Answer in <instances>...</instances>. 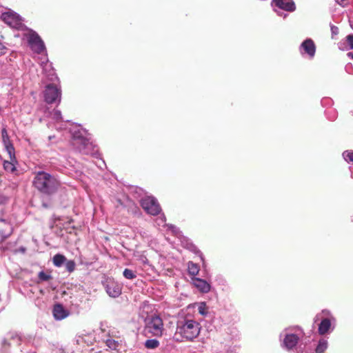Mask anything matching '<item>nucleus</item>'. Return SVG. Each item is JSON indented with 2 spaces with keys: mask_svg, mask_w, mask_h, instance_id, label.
<instances>
[{
  "mask_svg": "<svg viewBox=\"0 0 353 353\" xmlns=\"http://www.w3.org/2000/svg\"><path fill=\"white\" fill-rule=\"evenodd\" d=\"M72 145L75 150L83 154L97 156L98 149L92 140L91 134L80 125H74L70 128Z\"/></svg>",
  "mask_w": 353,
  "mask_h": 353,
  "instance_id": "f257e3e1",
  "label": "nucleus"
},
{
  "mask_svg": "<svg viewBox=\"0 0 353 353\" xmlns=\"http://www.w3.org/2000/svg\"><path fill=\"white\" fill-rule=\"evenodd\" d=\"M303 331L299 327H288L280 334L282 341L281 347L288 351L295 353H313L312 349L306 347V344L300 342L303 337Z\"/></svg>",
  "mask_w": 353,
  "mask_h": 353,
  "instance_id": "f03ea898",
  "label": "nucleus"
},
{
  "mask_svg": "<svg viewBox=\"0 0 353 353\" xmlns=\"http://www.w3.org/2000/svg\"><path fill=\"white\" fill-rule=\"evenodd\" d=\"M200 331V323L190 316H185L177 321L173 338L179 342L192 341L199 335Z\"/></svg>",
  "mask_w": 353,
  "mask_h": 353,
  "instance_id": "7ed1b4c3",
  "label": "nucleus"
},
{
  "mask_svg": "<svg viewBox=\"0 0 353 353\" xmlns=\"http://www.w3.org/2000/svg\"><path fill=\"white\" fill-rule=\"evenodd\" d=\"M33 185L40 192L50 195L59 189L60 182L54 176L43 171H39L35 174Z\"/></svg>",
  "mask_w": 353,
  "mask_h": 353,
  "instance_id": "20e7f679",
  "label": "nucleus"
},
{
  "mask_svg": "<svg viewBox=\"0 0 353 353\" xmlns=\"http://www.w3.org/2000/svg\"><path fill=\"white\" fill-rule=\"evenodd\" d=\"M320 321L318 325V332L320 335L331 333L336 326V318L328 310H323L314 317V322Z\"/></svg>",
  "mask_w": 353,
  "mask_h": 353,
  "instance_id": "39448f33",
  "label": "nucleus"
},
{
  "mask_svg": "<svg viewBox=\"0 0 353 353\" xmlns=\"http://www.w3.org/2000/svg\"><path fill=\"white\" fill-rule=\"evenodd\" d=\"M163 331L162 319L156 314L148 316L145 319L144 332L154 336H161Z\"/></svg>",
  "mask_w": 353,
  "mask_h": 353,
  "instance_id": "423d86ee",
  "label": "nucleus"
},
{
  "mask_svg": "<svg viewBox=\"0 0 353 353\" xmlns=\"http://www.w3.org/2000/svg\"><path fill=\"white\" fill-rule=\"evenodd\" d=\"M23 37L26 39L29 47L34 53L42 54L46 52L44 42L35 31L31 29H26Z\"/></svg>",
  "mask_w": 353,
  "mask_h": 353,
  "instance_id": "0eeeda50",
  "label": "nucleus"
},
{
  "mask_svg": "<svg viewBox=\"0 0 353 353\" xmlns=\"http://www.w3.org/2000/svg\"><path fill=\"white\" fill-rule=\"evenodd\" d=\"M1 19L12 28L23 30L24 28L21 17L12 10L2 13Z\"/></svg>",
  "mask_w": 353,
  "mask_h": 353,
  "instance_id": "6e6552de",
  "label": "nucleus"
},
{
  "mask_svg": "<svg viewBox=\"0 0 353 353\" xmlns=\"http://www.w3.org/2000/svg\"><path fill=\"white\" fill-rule=\"evenodd\" d=\"M271 4L272 7H276L279 9L278 10L274 8V10L279 16L283 18H285L288 14L283 13L281 10L290 12H294L296 10V5L293 0H272Z\"/></svg>",
  "mask_w": 353,
  "mask_h": 353,
  "instance_id": "1a4fd4ad",
  "label": "nucleus"
},
{
  "mask_svg": "<svg viewBox=\"0 0 353 353\" xmlns=\"http://www.w3.org/2000/svg\"><path fill=\"white\" fill-rule=\"evenodd\" d=\"M61 91L57 85L50 83L46 85L44 90L45 101L48 103L61 102Z\"/></svg>",
  "mask_w": 353,
  "mask_h": 353,
  "instance_id": "9d476101",
  "label": "nucleus"
},
{
  "mask_svg": "<svg viewBox=\"0 0 353 353\" xmlns=\"http://www.w3.org/2000/svg\"><path fill=\"white\" fill-rule=\"evenodd\" d=\"M140 203L144 210L151 215H157L161 212V207L153 196H145L141 199Z\"/></svg>",
  "mask_w": 353,
  "mask_h": 353,
  "instance_id": "9b49d317",
  "label": "nucleus"
},
{
  "mask_svg": "<svg viewBox=\"0 0 353 353\" xmlns=\"http://www.w3.org/2000/svg\"><path fill=\"white\" fill-rule=\"evenodd\" d=\"M299 52L303 57L312 59L316 53V45L312 39H306L299 46Z\"/></svg>",
  "mask_w": 353,
  "mask_h": 353,
  "instance_id": "f8f14e48",
  "label": "nucleus"
},
{
  "mask_svg": "<svg viewBox=\"0 0 353 353\" xmlns=\"http://www.w3.org/2000/svg\"><path fill=\"white\" fill-rule=\"evenodd\" d=\"M103 285L107 294L113 298L118 297L121 294L122 288L121 285L112 279H107Z\"/></svg>",
  "mask_w": 353,
  "mask_h": 353,
  "instance_id": "ddd939ff",
  "label": "nucleus"
},
{
  "mask_svg": "<svg viewBox=\"0 0 353 353\" xmlns=\"http://www.w3.org/2000/svg\"><path fill=\"white\" fill-rule=\"evenodd\" d=\"M192 283L202 293H208L211 290L210 284L204 279L197 277L192 278Z\"/></svg>",
  "mask_w": 353,
  "mask_h": 353,
  "instance_id": "4468645a",
  "label": "nucleus"
},
{
  "mask_svg": "<svg viewBox=\"0 0 353 353\" xmlns=\"http://www.w3.org/2000/svg\"><path fill=\"white\" fill-rule=\"evenodd\" d=\"M52 313L54 318L57 321H61L69 315V312L61 304H56L54 306Z\"/></svg>",
  "mask_w": 353,
  "mask_h": 353,
  "instance_id": "2eb2a0df",
  "label": "nucleus"
},
{
  "mask_svg": "<svg viewBox=\"0 0 353 353\" xmlns=\"http://www.w3.org/2000/svg\"><path fill=\"white\" fill-rule=\"evenodd\" d=\"M17 159L14 160L10 159L6 160L3 161V168L4 170L9 173L17 174V170L16 168Z\"/></svg>",
  "mask_w": 353,
  "mask_h": 353,
  "instance_id": "dca6fc26",
  "label": "nucleus"
},
{
  "mask_svg": "<svg viewBox=\"0 0 353 353\" xmlns=\"http://www.w3.org/2000/svg\"><path fill=\"white\" fill-rule=\"evenodd\" d=\"M121 340L119 338L117 339L112 338L110 336L106 339L105 343L106 345L111 350H117V348L119 346Z\"/></svg>",
  "mask_w": 353,
  "mask_h": 353,
  "instance_id": "f3484780",
  "label": "nucleus"
},
{
  "mask_svg": "<svg viewBox=\"0 0 353 353\" xmlns=\"http://www.w3.org/2000/svg\"><path fill=\"white\" fill-rule=\"evenodd\" d=\"M199 266L196 263H194L192 261H189L188 263V271L190 275L195 276L199 274Z\"/></svg>",
  "mask_w": 353,
  "mask_h": 353,
  "instance_id": "a211bd4d",
  "label": "nucleus"
},
{
  "mask_svg": "<svg viewBox=\"0 0 353 353\" xmlns=\"http://www.w3.org/2000/svg\"><path fill=\"white\" fill-rule=\"evenodd\" d=\"M66 261V258L65 256L61 254H55L52 258L53 264L56 267H61L62 265Z\"/></svg>",
  "mask_w": 353,
  "mask_h": 353,
  "instance_id": "6ab92c4d",
  "label": "nucleus"
},
{
  "mask_svg": "<svg viewBox=\"0 0 353 353\" xmlns=\"http://www.w3.org/2000/svg\"><path fill=\"white\" fill-rule=\"evenodd\" d=\"M327 346L328 343L327 340L324 339H320L315 349L316 353H323L327 350Z\"/></svg>",
  "mask_w": 353,
  "mask_h": 353,
  "instance_id": "aec40b11",
  "label": "nucleus"
},
{
  "mask_svg": "<svg viewBox=\"0 0 353 353\" xmlns=\"http://www.w3.org/2000/svg\"><path fill=\"white\" fill-rule=\"evenodd\" d=\"M197 310L198 312L203 316H207L208 313V308L205 302H200L197 303Z\"/></svg>",
  "mask_w": 353,
  "mask_h": 353,
  "instance_id": "412c9836",
  "label": "nucleus"
},
{
  "mask_svg": "<svg viewBox=\"0 0 353 353\" xmlns=\"http://www.w3.org/2000/svg\"><path fill=\"white\" fill-rule=\"evenodd\" d=\"M4 147L6 148V152H8V154L9 155V158L10 159L14 160V159L16 157H15L14 148L13 144L12 143H10L8 145H5Z\"/></svg>",
  "mask_w": 353,
  "mask_h": 353,
  "instance_id": "4be33fe9",
  "label": "nucleus"
},
{
  "mask_svg": "<svg viewBox=\"0 0 353 353\" xmlns=\"http://www.w3.org/2000/svg\"><path fill=\"white\" fill-rule=\"evenodd\" d=\"M344 160L350 163H353V150H345L342 154Z\"/></svg>",
  "mask_w": 353,
  "mask_h": 353,
  "instance_id": "5701e85b",
  "label": "nucleus"
},
{
  "mask_svg": "<svg viewBox=\"0 0 353 353\" xmlns=\"http://www.w3.org/2000/svg\"><path fill=\"white\" fill-rule=\"evenodd\" d=\"M159 345V342L157 339H148L145 342V346L148 349H155Z\"/></svg>",
  "mask_w": 353,
  "mask_h": 353,
  "instance_id": "b1692460",
  "label": "nucleus"
},
{
  "mask_svg": "<svg viewBox=\"0 0 353 353\" xmlns=\"http://www.w3.org/2000/svg\"><path fill=\"white\" fill-rule=\"evenodd\" d=\"M50 117L57 122L61 121L63 120L61 112L59 110H53L50 113Z\"/></svg>",
  "mask_w": 353,
  "mask_h": 353,
  "instance_id": "393cba45",
  "label": "nucleus"
},
{
  "mask_svg": "<svg viewBox=\"0 0 353 353\" xmlns=\"http://www.w3.org/2000/svg\"><path fill=\"white\" fill-rule=\"evenodd\" d=\"M123 276L127 279H135L137 275L134 271L125 268L123 272Z\"/></svg>",
  "mask_w": 353,
  "mask_h": 353,
  "instance_id": "a878e982",
  "label": "nucleus"
},
{
  "mask_svg": "<svg viewBox=\"0 0 353 353\" xmlns=\"http://www.w3.org/2000/svg\"><path fill=\"white\" fill-rule=\"evenodd\" d=\"M1 137H2V142L3 145H8L11 142L10 137L8 136L7 130L6 128H3L1 130Z\"/></svg>",
  "mask_w": 353,
  "mask_h": 353,
  "instance_id": "bb28decb",
  "label": "nucleus"
},
{
  "mask_svg": "<svg viewBox=\"0 0 353 353\" xmlns=\"http://www.w3.org/2000/svg\"><path fill=\"white\" fill-rule=\"evenodd\" d=\"M38 278L41 281H47L52 279V276L50 274H47L43 271H41L38 274Z\"/></svg>",
  "mask_w": 353,
  "mask_h": 353,
  "instance_id": "cd10ccee",
  "label": "nucleus"
},
{
  "mask_svg": "<svg viewBox=\"0 0 353 353\" xmlns=\"http://www.w3.org/2000/svg\"><path fill=\"white\" fill-rule=\"evenodd\" d=\"M76 264L74 261L70 260L65 261V268L69 272H72L75 269Z\"/></svg>",
  "mask_w": 353,
  "mask_h": 353,
  "instance_id": "c85d7f7f",
  "label": "nucleus"
},
{
  "mask_svg": "<svg viewBox=\"0 0 353 353\" xmlns=\"http://www.w3.org/2000/svg\"><path fill=\"white\" fill-rule=\"evenodd\" d=\"M188 248L190 249L192 252H194L195 254H199L201 260L203 261V257L202 253L194 244H192V243H190L188 244Z\"/></svg>",
  "mask_w": 353,
  "mask_h": 353,
  "instance_id": "c756f323",
  "label": "nucleus"
},
{
  "mask_svg": "<svg viewBox=\"0 0 353 353\" xmlns=\"http://www.w3.org/2000/svg\"><path fill=\"white\" fill-rule=\"evenodd\" d=\"M168 227L177 237H180L181 236V231L176 226H174L173 225H168Z\"/></svg>",
  "mask_w": 353,
  "mask_h": 353,
  "instance_id": "7c9ffc66",
  "label": "nucleus"
},
{
  "mask_svg": "<svg viewBox=\"0 0 353 353\" xmlns=\"http://www.w3.org/2000/svg\"><path fill=\"white\" fill-rule=\"evenodd\" d=\"M11 233L12 232L6 233L3 230L0 229V243L8 239L11 235Z\"/></svg>",
  "mask_w": 353,
  "mask_h": 353,
  "instance_id": "2f4dec72",
  "label": "nucleus"
},
{
  "mask_svg": "<svg viewBox=\"0 0 353 353\" xmlns=\"http://www.w3.org/2000/svg\"><path fill=\"white\" fill-rule=\"evenodd\" d=\"M346 41L350 48L353 49V34L347 35L346 37Z\"/></svg>",
  "mask_w": 353,
  "mask_h": 353,
  "instance_id": "473e14b6",
  "label": "nucleus"
},
{
  "mask_svg": "<svg viewBox=\"0 0 353 353\" xmlns=\"http://www.w3.org/2000/svg\"><path fill=\"white\" fill-rule=\"evenodd\" d=\"M331 33H332V37L334 38V36L337 35L339 34V28L337 26L331 25L330 26Z\"/></svg>",
  "mask_w": 353,
  "mask_h": 353,
  "instance_id": "72a5a7b5",
  "label": "nucleus"
},
{
  "mask_svg": "<svg viewBox=\"0 0 353 353\" xmlns=\"http://www.w3.org/2000/svg\"><path fill=\"white\" fill-rule=\"evenodd\" d=\"M165 222V216L163 214H162L157 219V224L159 225L161 224L164 225Z\"/></svg>",
  "mask_w": 353,
  "mask_h": 353,
  "instance_id": "f704fd0d",
  "label": "nucleus"
},
{
  "mask_svg": "<svg viewBox=\"0 0 353 353\" xmlns=\"http://www.w3.org/2000/svg\"><path fill=\"white\" fill-rule=\"evenodd\" d=\"M6 48L0 42V56L6 53Z\"/></svg>",
  "mask_w": 353,
  "mask_h": 353,
  "instance_id": "c9c22d12",
  "label": "nucleus"
},
{
  "mask_svg": "<svg viewBox=\"0 0 353 353\" xmlns=\"http://www.w3.org/2000/svg\"><path fill=\"white\" fill-rule=\"evenodd\" d=\"M7 201V197L0 193V205L4 204Z\"/></svg>",
  "mask_w": 353,
  "mask_h": 353,
  "instance_id": "e433bc0d",
  "label": "nucleus"
},
{
  "mask_svg": "<svg viewBox=\"0 0 353 353\" xmlns=\"http://www.w3.org/2000/svg\"><path fill=\"white\" fill-rule=\"evenodd\" d=\"M134 190H135V192L138 193L139 196L141 194V192H143L142 189H141L139 188H135Z\"/></svg>",
  "mask_w": 353,
  "mask_h": 353,
  "instance_id": "4c0bfd02",
  "label": "nucleus"
},
{
  "mask_svg": "<svg viewBox=\"0 0 353 353\" xmlns=\"http://www.w3.org/2000/svg\"><path fill=\"white\" fill-rule=\"evenodd\" d=\"M347 57H350V59H353V52H350L347 54Z\"/></svg>",
  "mask_w": 353,
  "mask_h": 353,
  "instance_id": "58836bf2",
  "label": "nucleus"
},
{
  "mask_svg": "<svg viewBox=\"0 0 353 353\" xmlns=\"http://www.w3.org/2000/svg\"><path fill=\"white\" fill-rule=\"evenodd\" d=\"M336 117V112H333V114H332V117H330L329 119L331 120H334V119H335Z\"/></svg>",
  "mask_w": 353,
  "mask_h": 353,
  "instance_id": "ea45409f",
  "label": "nucleus"
},
{
  "mask_svg": "<svg viewBox=\"0 0 353 353\" xmlns=\"http://www.w3.org/2000/svg\"><path fill=\"white\" fill-rule=\"evenodd\" d=\"M21 251H22V252H25V248H21Z\"/></svg>",
  "mask_w": 353,
  "mask_h": 353,
  "instance_id": "a19ab883",
  "label": "nucleus"
},
{
  "mask_svg": "<svg viewBox=\"0 0 353 353\" xmlns=\"http://www.w3.org/2000/svg\"><path fill=\"white\" fill-rule=\"evenodd\" d=\"M52 137H53L50 136V137H49V139H50H50H52Z\"/></svg>",
  "mask_w": 353,
  "mask_h": 353,
  "instance_id": "79ce46f5",
  "label": "nucleus"
},
{
  "mask_svg": "<svg viewBox=\"0 0 353 353\" xmlns=\"http://www.w3.org/2000/svg\"><path fill=\"white\" fill-rule=\"evenodd\" d=\"M330 111H332V112H335L334 110H332V109H330Z\"/></svg>",
  "mask_w": 353,
  "mask_h": 353,
  "instance_id": "37998d69",
  "label": "nucleus"
},
{
  "mask_svg": "<svg viewBox=\"0 0 353 353\" xmlns=\"http://www.w3.org/2000/svg\"><path fill=\"white\" fill-rule=\"evenodd\" d=\"M330 111H332V112H335L334 110H332V109H330Z\"/></svg>",
  "mask_w": 353,
  "mask_h": 353,
  "instance_id": "c03bdc74",
  "label": "nucleus"
},
{
  "mask_svg": "<svg viewBox=\"0 0 353 353\" xmlns=\"http://www.w3.org/2000/svg\"><path fill=\"white\" fill-rule=\"evenodd\" d=\"M352 221H353V214H352Z\"/></svg>",
  "mask_w": 353,
  "mask_h": 353,
  "instance_id": "a18cd8bd",
  "label": "nucleus"
}]
</instances>
